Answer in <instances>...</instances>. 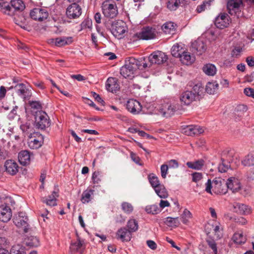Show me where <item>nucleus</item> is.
I'll use <instances>...</instances> for the list:
<instances>
[{"instance_id": "1", "label": "nucleus", "mask_w": 254, "mask_h": 254, "mask_svg": "<svg viewBox=\"0 0 254 254\" xmlns=\"http://www.w3.org/2000/svg\"><path fill=\"white\" fill-rule=\"evenodd\" d=\"M11 7L6 2H0V10L8 15L12 16L15 10H23L25 5L22 0H11Z\"/></svg>"}, {"instance_id": "2", "label": "nucleus", "mask_w": 254, "mask_h": 254, "mask_svg": "<svg viewBox=\"0 0 254 254\" xmlns=\"http://www.w3.org/2000/svg\"><path fill=\"white\" fill-rule=\"evenodd\" d=\"M34 116V126L40 129H44L50 126V118L47 114L43 111H35Z\"/></svg>"}, {"instance_id": "3", "label": "nucleus", "mask_w": 254, "mask_h": 254, "mask_svg": "<svg viewBox=\"0 0 254 254\" xmlns=\"http://www.w3.org/2000/svg\"><path fill=\"white\" fill-rule=\"evenodd\" d=\"M179 109V105L171 102H164L158 109L159 113L163 117L168 118L173 115Z\"/></svg>"}, {"instance_id": "4", "label": "nucleus", "mask_w": 254, "mask_h": 254, "mask_svg": "<svg viewBox=\"0 0 254 254\" xmlns=\"http://www.w3.org/2000/svg\"><path fill=\"white\" fill-rule=\"evenodd\" d=\"M9 202L11 205L15 204V201L11 197L6 199V203L0 205V221L7 222L12 217V211L8 206Z\"/></svg>"}, {"instance_id": "5", "label": "nucleus", "mask_w": 254, "mask_h": 254, "mask_svg": "<svg viewBox=\"0 0 254 254\" xmlns=\"http://www.w3.org/2000/svg\"><path fill=\"white\" fill-rule=\"evenodd\" d=\"M103 13L106 17L114 18L118 14L116 3L112 0H106L102 3Z\"/></svg>"}, {"instance_id": "6", "label": "nucleus", "mask_w": 254, "mask_h": 254, "mask_svg": "<svg viewBox=\"0 0 254 254\" xmlns=\"http://www.w3.org/2000/svg\"><path fill=\"white\" fill-rule=\"evenodd\" d=\"M13 221L14 224L18 228L23 230L24 233H27L29 231L30 226L28 223V218L25 212H18L13 217Z\"/></svg>"}, {"instance_id": "7", "label": "nucleus", "mask_w": 254, "mask_h": 254, "mask_svg": "<svg viewBox=\"0 0 254 254\" xmlns=\"http://www.w3.org/2000/svg\"><path fill=\"white\" fill-rule=\"evenodd\" d=\"M127 25L122 20L117 21L113 26L112 33L118 39H121L124 36L127 31Z\"/></svg>"}, {"instance_id": "8", "label": "nucleus", "mask_w": 254, "mask_h": 254, "mask_svg": "<svg viewBox=\"0 0 254 254\" xmlns=\"http://www.w3.org/2000/svg\"><path fill=\"white\" fill-rule=\"evenodd\" d=\"M151 64H160L168 60L167 56L163 52L157 51L152 53L148 57Z\"/></svg>"}, {"instance_id": "9", "label": "nucleus", "mask_w": 254, "mask_h": 254, "mask_svg": "<svg viewBox=\"0 0 254 254\" xmlns=\"http://www.w3.org/2000/svg\"><path fill=\"white\" fill-rule=\"evenodd\" d=\"M77 3L73 2L67 7L66 15L68 18L75 19L81 15V8Z\"/></svg>"}, {"instance_id": "10", "label": "nucleus", "mask_w": 254, "mask_h": 254, "mask_svg": "<svg viewBox=\"0 0 254 254\" xmlns=\"http://www.w3.org/2000/svg\"><path fill=\"white\" fill-rule=\"evenodd\" d=\"M134 36L139 39L147 40L154 38L156 34L154 29L147 26L143 28L141 32L136 33Z\"/></svg>"}, {"instance_id": "11", "label": "nucleus", "mask_w": 254, "mask_h": 254, "mask_svg": "<svg viewBox=\"0 0 254 254\" xmlns=\"http://www.w3.org/2000/svg\"><path fill=\"white\" fill-rule=\"evenodd\" d=\"M30 15L31 18L35 20L42 21L48 18L49 13L45 9L35 8L31 11Z\"/></svg>"}, {"instance_id": "12", "label": "nucleus", "mask_w": 254, "mask_h": 254, "mask_svg": "<svg viewBox=\"0 0 254 254\" xmlns=\"http://www.w3.org/2000/svg\"><path fill=\"white\" fill-rule=\"evenodd\" d=\"M213 229L214 235L218 239H221L223 236V227L219 223H216L215 224L207 223L205 226V231L207 234L210 233Z\"/></svg>"}, {"instance_id": "13", "label": "nucleus", "mask_w": 254, "mask_h": 254, "mask_svg": "<svg viewBox=\"0 0 254 254\" xmlns=\"http://www.w3.org/2000/svg\"><path fill=\"white\" fill-rule=\"evenodd\" d=\"M230 22L228 15L225 13H220L215 20V26L219 29L227 27Z\"/></svg>"}, {"instance_id": "14", "label": "nucleus", "mask_w": 254, "mask_h": 254, "mask_svg": "<svg viewBox=\"0 0 254 254\" xmlns=\"http://www.w3.org/2000/svg\"><path fill=\"white\" fill-rule=\"evenodd\" d=\"M213 191L216 194H225L227 189L224 181H222L221 179H215L212 181Z\"/></svg>"}, {"instance_id": "15", "label": "nucleus", "mask_w": 254, "mask_h": 254, "mask_svg": "<svg viewBox=\"0 0 254 254\" xmlns=\"http://www.w3.org/2000/svg\"><path fill=\"white\" fill-rule=\"evenodd\" d=\"M14 89L18 96L24 99H29L32 95L31 90L27 88L23 83L17 84L14 87Z\"/></svg>"}, {"instance_id": "16", "label": "nucleus", "mask_w": 254, "mask_h": 254, "mask_svg": "<svg viewBox=\"0 0 254 254\" xmlns=\"http://www.w3.org/2000/svg\"><path fill=\"white\" fill-rule=\"evenodd\" d=\"M242 5V0H228L227 7L229 13L231 15L236 14L237 12L239 11Z\"/></svg>"}, {"instance_id": "17", "label": "nucleus", "mask_w": 254, "mask_h": 254, "mask_svg": "<svg viewBox=\"0 0 254 254\" xmlns=\"http://www.w3.org/2000/svg\"><path fill=\"white\" fill-rule=\"evenodd\" d=\"M127 109L133 114H137L141 110L140 103L136 100L129 99L127 103Z\"/></svg>"}, {"instance_id": "18", "label": "nucleus", "mask_w": 254, "mask_h": 254, "mask_svg": "<svg viewBox=\"0 0 254 254\" xmlns=\"http://www.w3.org/2000/svg\"><path fill=\"white\" fill-rule=\"evenodd\" d=\"M183 130L185 134L190 136L201 134L204 131L201 127L196 125L187 126L183 128Z\"/></svg>"}, {"instance_id": "19", "label": "nucleus", "mask_w": 254, "mask_h": 254, "mask_svg": "<svg viewBox=\"0 0 254 254\" xmlns=\"http://www.w3.org/2000/svg\"><path fill=\"white\" fill-rule=\"evenodd\" d=\"M196 100H197L192 91L189 90L184 91L180 96V101L182 104L185 105H189Z\"/></svg>"}, {"instance_id": "20", "label": "nucleus", "mask_w": 254, "mask_h": 254, "mask_svg": "<svg viewBox=\"0 0 254 254\" xmlns=\"http://www.w3.org/2000/svg\"><path fill=\"white\" fill-rule=\"evenodd\" d=\"M206 47L204 43L199 40L195 41L191 44V51L198 55H201L205 52Z\"/></svg>"}, {"instance_id": "21", "label": "nucleus", "mask_w": 254, "mask_h": 254, "mask_svg": "<svg viewBox=\"0 0 254 254\" xmlns=\"http://www.w3.org/2000/svg\"><path fill=\"white\" fill-rule=\"evenodd\" d=\"M227 190L229 189L233 192L238 191L241 189L239 180L235 177H230L225 183Z\"/></svg>"}, {"instance_id": "22", "label": "nucleus", "mask_w": 254, "mask_h": 254, "mask_svg": "<svg viewBox=\"0 0 254 254\" xmlns=\"http://www.w3.org/2000/svg\"><path fill=\"white\" fill-rule=\"evenodd\" d=\"M85 249L84 241L79 239H78L76 242L71 243L70 246V250L72 253H79L80 254H82Z\"/></svg>"}, {"instance_id": "23", "label": "nucleus", "mask_w": 254, "mask_h": 254, "mask_svg": "<svg viewBox=\"0 0 254 254\" xmlns=\"http://www.w3.org/2000/svg\"><path fill=\"white\" fill-rule=\"evenodd\" d=\"M116 236L118 239L121 240L122 242L129 241L131 237V233L125 227L121 228L117 231Z\"/></svg>"}, {"instance_id": "24", "label": "nucleus", "mask_w": 254, "mask_h": 254, "mask_svg": "<svg viewBox=\"0 0 254 254\" xmlns=\"http://www.w3.org/2000/svg\"><path fill=\"white\" fill-rule=\"evenodd\" d=\"M4 166L6 172L12 175L16 174L18 171V164L11 160L6 161Z\"/></svg>"}, {"instance_id": "25", "label": "nucleus", "mask_w": 254, "mask_h": 254, "mask_svg": "<svg viewBox=\"0 0 254 254\" xmlns=\"http://www.w3.org/2000/svg\"><path fill=\"white\" fill-rule=\"evenodd\" d=\"M18 157L19 163L23 166L29 164L30 162L31 155L30 152L27 150L21 151L18 154Z\"/></svg>"}, {"instance_id": "26", "label": "nucleus", "mask_w": 254, "mask_h": 254, "mask_svg": "<svg viewBox=\"0 0 254 254\" xmlns=\"http://www.w3.org/2000/svg\"><path fill=\"white\" fill-rule=\"evenodd\" d=\"M235 211L243 215H247L251 212V208L248 205L240 203H235L234 205Z\"/></svg>"}, {"instance_id": "27", "label": "nucleus", "mask_w": 254, "mask_h": 254, "mask_svg": "<svg viewBox=\"0 0 254 254\" xmlns=\"http://www.w3.org/2000/svg\"><path fill=\"white\" fill-rule=\"evenodd\" d=\"M138 60L133 58H129L126 61L125 65L128 68V70L131 71L133 74L138 68Z\"/></svg>"}, {"instance_id": "28", "label": "nucleus", "mask_w": 254, "mask_h": 254, "mask_svg": "<svg viewBox=\"0 0 254 254\" xmlns=\"http://www.w3.org/2000/svg\"><path fill=\"white\" fill-rule=\"evenodd\" d=\"M106 87L108 91L111 92H116L119 88L117 79L114 77L108 78L106 81Z\"/></svg>"}, {"instance_id": "29", "label": "nucleus", "mask_w": 254, "mask_h": 254, "mask_svg": "<svg viewBox=\"0 0 254 254\" xmlns=\"http://www.w3.org/2000/svg\"><path fill=\"white\" fill-rule=\"evenodd\" d=\"M186 3V0H168L167 7L171 11L176 10L181 4Z\"/></svg>"}, {"instance_id": "30", "label": "nucleus", "mask_w": 254, "mask_h": 254, "mask_svg": "<svg viewBox=\"0 0 254 254\" xmlns=\"http://www.w3.org/2000/svg\"><path fill=\"white\" fill-rule=\"evenodd\" d=\"M73 42L72 37H61L56 38V46L61 47L71 44Z\"/></svg>"}, {"instance_id": "31", "label": "nucleus", "mask_w": 254, "mask_h": 254, "mask_svg": "<svg viewBox=\"0 0 254 254\" xmlns=\"http://www.w3.org/2000/svg\"><path fill=\"white\" fill-rule=\"evenodd\" d=\"M181 62L186 64H189L192 63L195 61V57L190 54L188 52L183 51L182 54L180 57Z\"/></svg>"}, {"instance_id": "32", "label": "nucleus", "mask_w": 254, "mask_h": 254, "mask_svg": "<svg viewBox=\"0 0 254 254\" xmlns=\"http://www.w3.org/2000/svg\"><path fill=\"white\" fill-rule=\"evenodd\" d=\"M94 190L87 189L82 192L81 201L83 203H89L93 198Z\"/></svg>"}, {"instance_id": "33", "label": "nucleus", "mask_w": 254, "mask_h": 254, "mask_svg": "<svg viewBox=\"0 0 254 254\" xmlns=\"http://www.w3.org/2000/svg\"><path fill=\"white\" fill-rule=\"evenodd\" d=\"M242 164L246 167L254 166V152L249 153L241 161Z\"/></svg>"}, {"instance_id": "34", "label": "nucleus", "mask_w": 254, "mask_h": 254, "mask_svg": "<svg viewBox=\"0 0 254 254\" xmlns=\"http://www.w3.org/2000/svg\"><path fill=\"white\" fill-rule=\"evenodd\" d=\"M25 245L30 247H36L40 245V242L38 238L30 236L25 239Z\"/></svg>"}, {"instance_id": "35", "label": "nucleus", "mask_w": 254, "mask_h": 254, "mask_svg": "<svg viewBox=\"0 0 254 254\" xmlns=\"http://www.w3.org/2000/svg\"><path fill=\"white\" fill-rule=\"evenodd\" d=\"M176 25L172 22H167L162 26V29L166 34H174L175 31Z\"/></svg>"}, {"instance_id": "36", "label": "nucleus", "mask_w": 254, "mask_h": 254, "mask_svg": "<svg viewBox=\"0 0 254 254\" xmlns=\"http://www.w3.org/2000/svg\"><path fill=\"white\" fill-rule=\"evenodd\" d=\"M164 223L169 227L176 228L180 225V221L178 217L173 218L168 217L165 218Z\"/></svg>"}, {"instance_id": "37", "label": "nucleus", "mask_w": 254, "mask_h": 254, "mask_svg": "<svg viewBox=\"0 0 254 254\" xmlns=\"http://www.w3.org/2000/svg\"><path fill=\"white\" fill-rule=\"evenodd\" d=\"M196 100H199L203 93V87L200 83H197L193 86L192 90Z\"/></svg>"}, {"instance_id": "38", "label": "nucleus", "mask_w": 254, "mask_h": 254, "mask_svg": "<svg viewBox=\"0 0 254 254\" xmlns=\"http://www.w3.org/2000/svg\"><path fill=\"white\" fill-rule=\"evenodd\" d=\"M203 71L207 75L213 76L216 72L215 66L211 64L204 65L203 67Z\"/></svg>"}, {"instance_id": "39", "label": "nucleus", "mask_w": 254, "mask_h": 254, "mask_svg": "<svg viewBox=\"0 0 254 254\" xmlns=\"http://www.w3.org/2000/svg\"><path fill=\"white\" fill-rule=\"evenodd\" d=\"M186 164L190 168L195 170H200L204 165V161L200 159L195 162H188Z\"/></svg>"}, {"instance_id": "40", "label": "nucleus", "mask_w": 254, "mask_h": 254, "mask_svg": "<svg viewBox=\"0 0 254 254\" xmlns=\"http://www.w3.org/2000/svg\"><path fill=\"white\" fill-rule=\"evenodd\" d=\"M218 86L216 82H209L206 85V92L209 94H213L217 90Z\"/></svg>"}, {"instance_id": "41", "label": "nucleus", "mask_w": 254, "mask_h": 254, "mask_svg": "<svg viewBox=\"0 0 254 254\" xmlns=\"http://www.w3.org/2000/svg\"><path fill=\"white\" fill-rule=\"evenodd\" d=\"M233 242L237 244H242L246 241V237L243 235L242 233H235L232 237Z\"/></svg>"}, {"instance_id": "42", "label": "nucleus", "mask_w": 254, "mask_h": 254, "mask_svg": "<svg viewBox=\"0 0 254 254\" xmlns=\"http://www.w3.org/2000/svg\"><path fill=\"white\" fill-rule=\"evenodd\" d=\"M127 227L130 233L136 232L138 229L137 221L134 219H130L127 223Z\"/></svg>"}, {"instance_id": "43", "label": "nucleus", "mask_w": 254, "mask_h": 254, "mask_svg": "<svg viewBox=\"0 0 254 254\" xmlns=\"http://www.w3.org/2000/svg\"><path fill=\"white\" fill-rule=\"evenodd\" d=\"M155 192L160 197L165 198L168 196V192L163 185L154 189Z\"/></svg>"}, {"instance_id": "44", "label": "nucleus", "mask_w": 254, "mask_h": 254, "mask_svg": "<svg viewBox=\"0 0 254 254\" xmlns=\"http://www.w3.org/2000/svg\"><path fill=\"white\" fill-rule=\"evenodd\" d=\"M145 210L148 214H151L153 215L158 214L161 211L160 208L156 204H152L146 206L145 208Z\"/></svg>"}, {"instance_id": "45", "label": "nucleus", "mask_w": 254, "mask_h": 254, "mask_svg": "<svg viewBox=\"0 0 254 254\" xmlns=\"http://www.w3.org/2000/svg\"><path fill=\"white\" fill-rule=\"evenodd\" d=\"M42 202L50 206L57 205V199L54 195H49L47 197H43Z\"/></svg>"}, {"instance_id": "46", "label": "nucleus", "mask_w": 254, "mask_h": 254, "mask_svg": "<svg viewBox=\"0 0 254 254\" xmlns=\"http://www.w3.org/2000/svg\"><path fill=\"white\" fill-rule=\"evenodd\" d=\"M148 179L151 186L154 189L157 188L162 185L160 184L158 177L155 176L153 174H150L148 176Z\"/></svg>"}, {"instance_id": "47", "label": "nucleus", "mask_w": 254, "mask_h": 254, "mask_svg": "<svg viewBox=\"0 0 254 254\" xmlns=\"http://www.w3.org/2000/svg\"><path fill=\"white\" fill-rule=\"evenodd\" d=\"M121 208L123 211L127 214L131 213L133 210L132 205L127 202H123L121 204Z\"/></svg>"}, {"instance_id": "48", "label": "nucleus", "mask_w": 254, "mask_h": 254, "mask_svg": "<svg viewBox=\"0 0 254 254\" xmlns=\"http://www.w3.org/2000/svg\"><path fill=\"white\" fill-rule=\"evenodd\" d=\"M182 48H180V46L178 44L174 45L171 48V54L176 58H180L183 51H182Z\"/></svg>"}, {"instance_id": "49", "label": "nucleus", "mask_w": 254, "mask_h": 254, "mask_svg": "<svg viewBox=\"0 0 254 254\" xmlns=\"http://www.w3.org/2000/svg\"><path fill=\"white\" fill-rule=\"evenodd\" d=\"M29 105L31 109H32V111L33 112V115L35 111H42V105L39 101H29Z\"/></svg>"}, {"instance_id": "50", "label": "nucleus", "mask_w": 254, "mask_h": 254, "mask_svg": "<svg viewBox=\"0 0 254 254\" xmlns=\"http://www.w3.org/2000/svg\"><path fill=\"white\" fill-rule=\"evenodd\" d=\"M20 129L26 135H29V136L32 135L33 127L30 124L26 123L25 124L21 125L20 126Z\"/></svg>"}, {"instance_id": "51", "label": "nucleus", "mask_w": 254, "mask_h": 254, "mask_svg": "<svg viewBox=\"0 0 254 254\" xmlns=\"http://www.w3.org/2000/svg\"><path fill=\"white\" fill-rule=\"evenodd\" d=\"M9 254H25L24 249L19 245H15L12 247Z\"/></svg>"}, {"instance_id": "52", "label": "nucleus", "mask_w": 254, "mask_h": 254, "mask_svg": "<svg viewBox=\"0 0 254 254\" xmlns=\"http://www.w3.org/2000/svg\"><path fill=\"white\" fill-rule=\"evenodd\" d=\"M192 215L189 210L185 209L181 216V219L182 222L187 224L189 222V219L191 218Z\"/></svg>"}, {"instance_id": "53", "label": "nucleus", "mask_w": 254, "mask_h": 254, "mask_svg": "<svg viewBox=\"0 0 254 254\" xmlns=\"http://www.w3.org/2000/svg\"><path fill=\"white\" fill-rule=\"evenodd\" d=\"M28 146L33 149H38L42 146V142L38 139L34 138L28 142Z\"/></svg>"}, {"instance_id": "54", "label": "nucleus", "mask_w": 254, "mask_h": 254, "mask_svg": "<svg viewBox=\"0 0 254 254\" xmlns=\"http://www.w3.org/2000/svg\"><path fill=\"white\" fill-rule=\"evenodd\" d=\"M120 73L125 78L131 77L133 74L131 71L128 70V68L125 65L121 67Z\"/></svg>"}, {"instance_id": "55", "label": "nucleus", "mask_w": 254, "mask_h": 254, "mask_svg": "<svg viewBox=\"0 0 254 254\" xmlns=\"http://www.w3.org/2000/svg\"><path fill=\"white\" fill-rule=\"evenodd\" d=\"M206 241L209 248L212 250L214 254H217V244L214 240L211 238H209L206 240Z\"/></svg>"}, {"instance_id": "56", "label": "nucleus", "mask_w": 254, "mask_h": 254, "mask_svg": "<svg viewBox=\"0 0 254 254\" xmlns=\"http://www.w3.org/2000/svg\"><path fill=\"white\" fill-rule=\"evenodd\" d=\"M212 0H205L203 2L202 4L197 6V8H196V10H197V12L200 13V12H201L202 11H204L205 9L206 5H207L208 6H209L210 4V2Z\"/></svg>"}, {"instance_id": "57", "label": "nucleus", "mask_w": 254, "mask_h": 254, "mask_svg": "<svg viewBox=\"0 0 254 254\" xmlns=\"http://www.w3.org/2000/svg\"><path fill=\"white\" fill-rule=\"evenodd\" d=\"M223 154L226 155V157L229 162L233 161V157L235 154L233 150H226L223 152Z\"/></svg>"}, {"instance_id": "58", "label": "nucleus", "mask_w": 254, "mask_h": 254, "mask_svg": "<svg viewBox=\"0 0 254 254\" xmlns=\"http://www.w3.org/2000/svg\"><path fill=\"white\" fill-rule=\"evenodd\" d=\"M242 52V49L240 47H236L232 50L231 53V56L233 58H238Z\"/></svg>"}, {"instance_id": "59", "label": "nucleus", "mask_w": 254, "mask_h": 254, "mask_svg": "<svg viewBox=\"0 0 254 254\" xmlns=\"http://www.w3.org/2000/svg\"><path fill=\"white\" fill-rule=\"evenodd\" d=\"M166 165L170 168L176 169L179 167L178 162L175 159H171L168 161Z\"/></svg>"}, {"instance_id": "60", "label": "nucleus", "mask_w": 254, "mask_h": 254, "mask_svg": "<svg viewBox=\"0 0 254 254\" xmlns=\"http://www.w3.org/2000/svg\"><path fill=\"white\" fill-rule=\"evenodd\" d=\"M100 172L99 171H95L92 174V179L94 184H98L100 182Z\"/></svg>"}, {"instance_id": "61", "label": "nucleus", "mask_w": 254, "mask_h": 254, "mask_svg": "<svg viewBox=\"0 0 254 254\" xmlns=\"http://www.w3.org/2000/svg\"><path fill=\"white\" fill-rule=\"evenodd\" d=\"M168 168L169 167L166 164H163L161 166V176L163 179H165L166 177Z\"/></svg>"}, {"instance_id": "62", "label": "nucleus", "mask_w": 254, "mask_h": 254, "mask_svg": "<svg viewBox=\"0 0 254 254\" xmlns=\"http://www.w3.org/2000/svg\"><path fill=\"white\" fill-rule=\"evenodd\" d=\"M244 92L247 96L251 97L254 98V89L252 88H246L244 89Z\"/></svg>"}, {"instance_id": "63", "label": "nucleus", "mask_w": 254, "mask_h": 254, "mask_svg": "<svg viewBox=\"0 0 254 254\" xmlns=\"http://www.w3.org/2000/svg\"><path fill=\"white\" fill-rule=\"evenodd\" d=\"M82 29L91 28L92 26V21L90 20H84L81 24Z\"/></svg>"}, {"instance_id": "64", "label": "nucleus", "mask_w": 254, "mask_h": 254, "mask_svg": "<svg viewBox=\"0 0 254 254\" xmlns=\"http://www.w3.org/2000/svg\"><path fill=\"white\" fill-rule=\"evenodd\" d=\"M192 181L194 182H197L202 179V174L200 173L195 172L192 174Z\"/></svg>"}]
</instances>
